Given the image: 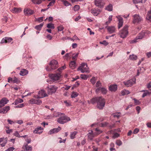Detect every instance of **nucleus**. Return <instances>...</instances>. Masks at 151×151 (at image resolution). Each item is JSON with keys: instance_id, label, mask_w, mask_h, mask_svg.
<instances>
[{"instance_id": "42", "label": "nucleus", "mask_w": 151, "mask_h": 151, "mask_svg": "<svg viewBox=\"0 0 151 151\" xmlns=\"http://www.w3.org/2000/svg\"><path fill=\"white\" fill-rule=\"evenodd\" d=\"M78 95V93L76 92H73L71 95V97L74 98L76 97Z\"/></svg>"}, {"instance_id": "55", "label": "nucleus", "mask_w": 151, "mask_h": 151, "mask_svg": "<svg viewBox=\"0 0 151 151\" xmlns=\"http://www.w3.org/2000/svg\"><path fill=\"white\" fill-rule=\"evenodd\" d=\"M52 1L50 2L48 5V6H51L53 4H54L55 2V0H51Z\"/></svg>"}, {"instance_id": "14", "label": "nucleus", "mask_w": 151, "mask_h": 151, "mask_svg": "<svg viewBox=\"0 0 151 151\" xmlns=\"http://www.w3.org/2000/svg\"><path fill=\"white\" fill-rule=\"evenodd\" d=\"M10 109V107L9 106H6L2 109H0V113L5 114Z\"/></svg>"}, {"instance_id": "5", "label": "nucleus", "mask_w": 151, "mask_h": 151, "mask_svg": "<svg viewBox=\"0 0 151 151\" xmlns=\"http://www.w3.org/2000/svg\"><path fill=\"white\" fill-rule=\"evenodd\" d=\"M94 4L96 6L101 8L104 7L105 3L104 0H94Z\"/></svg>"}, {"instance_id": "13", "label": "nucleus", "mask_w": 151, "mask_h": 151, "mask_svg": "<svg viewBox=\"0 0 151 151\" xmlns=\"http://www.w3.org/2000/svg\"><path fill=\"white\" fill-rule=\"evenodd\" d=\"M9 101V100L5 98H2L0 101V108L7 104Z\"/></svg>"}, {"instance_id": "25", "label": "nucleus", "mask_w": 151, "mask_h": 151, "mask_svg": "<svg viewBox=\"0 0 151 151\" xmlns=\"http://www.w3.org/2000/svg\"><path fill=\"white\" fill-rule=\"evenodd\" d=\"M28 73L27 70L25 69H23L20 71L19 75L22 76H24L27 75Z\"/></svg>"}, {"instance_id": "4", "label": "nucleus", "mask_w": 151, "mask_h": 151, "mask_svg": "<svg viewBox=\"0 0 151 151\" xmlns=\"http://www.w3.org/2000/svg\"><path fill=\"white\" fill-rule=\"evenodd\" d=\"M133 22L134 24L139 23L143 21L142 17L139 14H135L133 16Z\"/></svg>"}, {"instance_id": "3", "label": "nucleus", "mask_w": 151, "mask_h": 151, "mask_svg": "<svg viewBox=\"0 0 151 151\" xmlns=\"http://www.w3.org/2000/svg\"><path fill=\"white\" fill-rule=\"evenodd\" d=\"M128 26L127 25H125L123 27L122 30L120 31L119 34L121 37L124 38L127 36L128 33Z\"/></svg>"}, {"instance_id": "52", "label": "nucleus", "mask_w": 151, "mask_h": 151, "mask_svg": "<svg viewBox=\"0 0 151 151\" xmlns=\"http://www.w3.org/2000/svg\"><path fill=\"white\" fill-rule=\"evenodd\" d=\"M80 9V7L78 5H76L74 7V11H78Z\"/></svg>"}, {"instance_id": "29", "label": "nucleus", "mask_w": 151, "mask_h": 151, "mask_svg": "<svg viewBox=\"0 0 151 151\" xmlns=\"http://www.w3.org/2000/svg\"><path fill=\"white\" fill-rule=\"evenodd\" d=\"M77 133V132L76 131H74L73 132L70 133V137L71 139H73L75 138L76 135Z\"/></svg>"}, {"instance_id": "23", "label": "nucleus", "mask_w": 151, "mask_h": 151, "mask_svg": "<svg viewBox=\"0 0 151 151\" xmlns=\"http://www.w3.org/2000/svg\"><path fill=\"white\" fill-rule=\"evenodd\" d=\"M90 132H89L87 136L88 138L91 140H93V137H94L95 134L93 133V132L92 130H91Z\"/></svg>"}, {"instance_id": "17", "label": "nucleus", "mask_w": 151, "mask_h": 151, "mask_svg": "<svg viewBox=\"0 0 151 151\" xmlns=\"http://www.w3.org/2000/svg\"><path fill=\"white\" fill-rule=\"evenodd\" d=\"M118 19V29H120L123 25V20L122 18L120 16L116 17Z\"/></svg>"}, {"instance_id": "57", "label": "nucleus", "mask_w": 151, "mask_h": 151, "mask_svg": "<svg viewBox=\"0 0 151 151\" xmlns=\"http://www.w3.org/2000/svg\"><path fill=\"white\" fill-rule=\"evenodd\" d=\"M134 3L137 4L139 3H142V0H133Z\"/></svg>"}, {"instance_id": "61", "label": "nucleus", "mask_w": 151, "mask_h": 151, "mask_svg": "<svg viewBox=\"0 0 151 151\" xmlns=\"http://www.w3.org/2000/svg\"><path fill=\"white\" fill-rule=\"evenodd\" d=\"M134 103L136 105H139L140 104V102L139 100L135 99H134Z\"/></svg>"}, {"instance_id": "64", "label": "nucleus", "mask_w": 151, "mask_h": 151, "mask_svg": "<svg viewBox=\"0 0 151 151\" xmlns=\"http://www.w3.org/2000/svg\"><path fill=\"white\" fill-rule=\"evenodd\" d=\"M14 149V148L13 147H10L6 150L5 151H13Z\"/></svg>"}, {"instance_id": "19", "label": "nucleus", "mask_w": 151, "mask_h": 151, "mask_svg": "<svg viewBox=\"0 0 151 151\" xmlns=\"http://www.w3.org/2000/svg\"><path fill=\"white\" fill-rule=\"evenodd\" d=\"M23 148L24 151H31L32 150V147L30 145H28L27 144L24 145Z\"/></svg>"}, {"instance_id": "12", "label": "nucleus", "mask_w": 151, "mask_h": 151, "mask_svg": "<svg viewBox=\"0 0 151 151\" xmlns=\"http://www.w3.org/2000/svg\"><path fill=\"white\" fill-rule=\"evenodd\" d=\"M12 39L11 37H5L1 40V43H9L12 41Z\"/></svg>"}, {"instance_id": "37", "label": "nucleus", "mask_w": 151, "mask_h": 151, "mask_svg": "<svg viewBox=\"0 0 151 151\" xmlns=\"http://www.w3.org/2000/svg\"><path fill=\"white\" fill-rule=\"evenodd\" d=\"M7 141V138H5L4 139V140L3 142L1 143V145L2 147H3L5 146V145L6 144Z\"/></svg>"}, {"instance_id": "58", "label": "nucleus", "mask_w": 151, "mask_h": 151, "mask_svg": "<svg viewBox=\"0 0 151 151\" xmlns=\"http://www.w3.org/2000/svg\"><path fill=\"white\" fill-rule=\"evenodd\" d=\"M14 135L16 137H21V136L19 134L17 131H16L14 133Z\"/></svg>"}, {"instance_id": "40", "label": "nucleus", "mask_w": 151, "mask_h": 151, "mask_svg": "<svg viewBox=\"0 0 151 151\" xmlns=\"http://www.w3.org/2000/svg\"><path fill=\"white\" fill-rule=\"evenodd\" d=\"M96 80V78L94 77H93L90 80V81L93 84H94Z\"/></svg>"}, {"instance_id": "28", "label": "nucleus", "mask_w": 151, "mask_h": 151, "mask_svg": "<svg viewBox=\"0 0 151 151\" xmlns=\"http://www.w3.org/2000/svg\"><path fill=\"white\" fill-rule=\"evenodd\" d=\"M146 18L147 20L151 22V10L148 12Z\"/></svg>"}, {"instance_id": "24", "label": "nucleus", "mask_w": 151, "mask_h": 151, "mask_svg": "<svg viewBox=\"0 0 151 151\" xmlns=\"http://www.w3.org/2000/svg\"><path fill=\"white\" fill-rule=\"evenodd\" d=\"M107 30L110 33H113L115 32V28L113 26L109 27L107 28Z\"/></svg>"}, {"instance_id": "20", "label": "nucleus", "mask_w": 151, "mask_h": 151, "mask_svg": "<svg viewBox=\"0 0 151 151\" xmlns=\"http://www.w3.org/2000/svg\"><path fill=\"white\" fill-rule=\"evenodd\" d=\"M24 12L25 15H30L33 13V11L29 9H25L24 10Z\"/></svg>"}, {"instance_id": "7", "label": "nucleus", "mask_w": 151, "mask_h": 151, "mask_svg": "<svg viewBox=\"0 0 151 151\" xmlns=\"http://www.w3.org/2000/svg\"><path fill=\"white\" fill-rule=\"evenodd\" d=\"M50 77L54 81L59 80L61 76L60 73L53 74L49 75Z\"/></svg>"}, {"instance_id": "49", "label": "nucleus", "mask_w": 151, "mask_h": 151, "mask_svg": "<svg viewBox=\"0 0 151 151\" xmlns=\"http://www.w3.org/2000/svg\"><path fill=\"white\" fill-rule=\"evenodd\" d=\"M63 4L65 6H68L70 5V4L67 1L65 0L63 2Z\"/></svg>"}, {"instance_id": "1", "label": "nucleus", "mask_w": 151, "mask_h": 151, "mask_svg": "<svg viewBox=\"0 0 151 151\" xmlns=\"http://www.w3.org/2000/svg\"><path fill=\"white\" fill-rule=\"evenodd\" d=\"M96 102L97 108L99 109H102L105 104L104 99L101 97H99L93 98L91 100V103L93 104Z\"/></svg>"}, {"instance_id": "9", "label": "nucleus", "mask_w": 151, "mask_h": 151, "mask_svg": "<svg viewBox=\"0 0 151 151\" xmlns=\"http://www.w3.org/2000/svg\"><path fill=\"white\" fill-rule=\"evenodd\" d=\"M144 33H142L139 34V35L136 37L135 39L133 40H131L130 42L131 43H133L138 41L137 40L139 39H142L143 37Z\"/></svg>"}, {"instance_id": "36", "label": "nucleus", "mask_w": 151, "mask_h": 151, "mask_svg": "<svg viewBox=\"0 0 151 151\" xmlns=\"http://www.w3.org/2000/svg\"><path fill=\"white\" fill-rule=\"evenodd\" d=\"M23 101L22 99H19L16 100L14 102V105H16L17 104L23 102Z\"/></svg>"}, {"instance_id": "39", "label": "nucleus", "mask_w": 151, "mask_h": 151, "mask_svg": "<svg viewBox=\"0 0 151 151\" xmlns=\"http://www.w3.org/2000/svg\"><path fill=\"white\" fill-rule=\"evenodd\" d=\"M120 114V113L117 112L113 114L112 115H113V116H114V117H116L117 119H119L120 116V115L119 114Z\"/></svg>"}, {"instance_id": "44", "label": "nucleus", "mask_w": 151, "mask_h": 151, "mask_svg": "<svg viewBox=\"0 0 151 151\" xmlns=\"http://www.w3.org/2000/svg\"><path fill=\"white\" fill-rule=\"evenodd\" d=\"M101 93L103 94H106L107 92L106 89L105 88L103 87L101 88Z\"/></svg>"}, {"instance_id": "30", "label": "nucleus", "mask_w": 151, "mask_h": 151, "mask_svg": "<svg viewBox=\"0 0 151 151\" xmlns=\"http://www.w3.org/2000/svg\"><path fill=\"white\" fill-rule=\"evenodd\" d=\"M57 122L60 124H63L65 123V122H64V119H63V116L59 118L57 120Z\"/></svg>"}, {"instance_id": "48", "label": "nucleus", "mask_w": 151, "mask_h": 151, "mask_svg": "<svg viewBox=\"0 0 151 151\" xmlns=\"http://www.w3.org/2000/svg\"><path fill=\"white\" fill-rule=\"evenodd\" d=\"M58 31H62L64 29V27L62 25H60L57 27Z\"/></svg>"}, {"instance_id": "45", "label": "nucleus", "mask_w": 151, "mask_h": 151, "mask_svg": "<svg viewBox=\"0 0 151 151\" xmlns=\"http://www.w3.org/2000/svg\"><path fill=\"white\" fill-rule=\"evenodd\" d=\"M37 99H35L36 104H40L42 103L41 101L37 97Z\"/></svg>"}, {"instance_id": "59", "label": "nucleus", "mask_w": 151, "mask_h": 151, "mask_svg": "<svg viewBox=\"0 0 151 151\" xmlns=\"http://www.w3.org/2000/svg\"><path fill=\"white\" fill-rule=\"evenodd\" d=\"M100 43L101 44H103L105 46L107 45L108 44V43L106 42L105 40H104L103 42H100Z\"/></svg>"}, {"instance_id": "2", "label": "nucleus", "mask_w": 151, "mask_h": 151, "mask_svg": "<svg viewBox=\"0 0 151 151\" xmlns=\"http://www.w3.org/2000/svg\"><path fill=\"white\" fill-rule=\"evenodd\" d=\"M58 62L55 60H52L49 63L50 68H49L48 66L46 67V69L48 71H51L52 70L58 68Z\"/></svg>"}, {"instance_id": "41", "label": "nucleus", "mask_w": 151, "mask_h": 151, "mask_svg": "<svg viewBox=\"0 0 151 151\" xmlns=\"http://www.w3.org/2000/svg\"><path fill=\"white\" fill-rule=\"evenodd\" d=\"M32 1L35 4H40L41 2V0H32Z\"/></svg>"}, {"instance_id": "53", "label": "nucleus", "mask_w": 151, "mask_h": 151, "mask_svg": "<svg viewBox=\"0 0 151 151\" xmlns=\"http://www.w3.org/2000/svg\"><path fill=\"white\" fill-rule=\"evenodd\" d=\"M116 144L118 146H120L122 144V142L121 141L118 140L116 141Z\"/></svg>"}, {"instance_id": "21", "label": "nucleus", "mask_w": 151, "mask_h": 151, "mask_svg": "<svg viewBox=\"0 0 151 151\" xmlns=\"http://www.w3.org/2000/svg\"><path fill=\"white\" fill-rule=\"evenodd\" d=\"M117 88L116 85H111L109 86V89L111 91H115L117 90Z\"/></svg>"}, {"instance_id": "56", "label": "nucleus", "mask_w": 151, "mask_h": 151, "mask_svg": "<svg viewBox=\"0 0 151 151\" xmlns=\"http://www.w3.org/2000/svg\"><path fill=\"white\" fill-rule=\"evenodd\" d=\"M101 85V83L99 81H98L96 84V86L97 87H100Z\"/></svg>"}, {"instance_id": "8", "label": "nucleus", "mask_w": 151, "mask_h": 151, "mask_svg": "<svg viewBox=\"0 0 151 151\" xmlns=\"http://www.w3.org/2000/svg\"><path fill=\"white\" fill-rule=\"evenodd\" d=\"M47 89L48 93L51 94L56 92L57 89V87L54 86H51L47 87Z\"/></svg>"}, {"instance_id": "31", "label": "nucleus", "mask_w": 151, "mask_h": 151, "mask_svg": "<svg viewBox=\"0 0 151 151\" xmlns=\"http://www.w3.org/2000/svg\"><path fill=\"white\" fill-rule=\"evenodd\" d=\"M47 27L49 29H54L55 28L54 24L51 23L47 24Z\"/></svg>"}, {"instance_id": "6", "label": "nucleus", "mask_w": 151, "mask_h": 151, "mask_svg": "<svg viewBox=\"0 0 151 151\" xmlns=\"http://www.w3.org/2000/svg\"><path fill=\"white\" fill-rule=\"evenodd\" d=\"M136 80V78H134L132 79L123 82V83L127 87L130 86L135 83Z\"/></svg>"}, {"instance_id": "35", "label": "nucleus", "mask_w": 151, "mask_h": 151, "mask_svg": "<svg viewBox=\"0 0 151 151\" xmlns=\"http://www.w3.org/2000/svg\"><path fill=\"white\" fill-rule=\"evenodd\" d=\"M129 91L126 90H124L121 92V94L122 96H124L127 95L129 94Z\"/></svg>"}, {"instance_id": "22", "label": "nucleus", "mask_w": 151, "mask_h": 151, "mask_svg": "<svg viewBox=\"0 0 151 151\" xmlns=\"http://www.w3.org/2000/svg\"><path fill=\"white\" fill-rule=\"evenodd\" d=\"M43 129L41 127H38L35 129L34 131V133L35 134H40L42 132V131H41Z\"/></svg>"}, {"instance_id": "60", "label": "nucleus", "mask_w": 151, "mask_h": 151, "mask_svg": "<svg viewBox=\"0 0 151 151\" xmlns=\"http://www.w3.org/2000/svg\"><path fill=\"white\" fill-rule=\"evenodd\" d=\"M108 123L107 122H105L103 123H102L101 124V126L103 127H105L107 126L108 125Z\"/></svg>"}, {"instance_id": "27", "label": "nucleus", "mask_w": 151, "mask_h": 151, "mask_svg": "<svg viewBox=\"0 0 151 151\" xmlns=\"http://www.w3.org/2000/svg\"><path fill=\"white\" fill-rule=\"evenodd\" d=\"M70 67L72 69H73L76 67V62L75 61H71L69 64Z\"/></svg>"}, {"instance_id": "46", "label": "nucleus", "mask_w": 151, "mask_h": 151, "mask_svg": "<svg viewBox=\"0 0 151 151\" xmlns=\"http://www.w3.org/2000/svg\"><path fill=\"white\" fill-rule=\"evenodd\" d=\"M150 93L147 90H146L145 92H144L142 94V97L143 98L145 96H147L148 95H149Z\"/></svg>"}, {"instance_id": "51", "label": "nucleus", "mask_w": 151, "mask_h": 151, "mask_svg": "<svg viewBox=\"0 0 151 151\" xmlns=\"http://www.w3.org/2000/svg\"><path fill=\"white\" fill-rule=\"evenodd\" d=\"M43 17H41L37 18H36V20L39 22H41L43 20Z\"/></svg>"}, {"instance_id": "16", "label": "nucleus", "mask_w": 151, "mask_h": 151, "mask_svg": "<svg viewBox=\"0 0 151 151\" xmlns=\"http://www.w3.org/2000/svg\"><path fill=\"white\" fill-rule=\"evenodd\" d=\"M62 114L61 113L55 111L52 115H49L47 117H50V118H52L53 117H59L60 116H61Z\"/></svg>"}, {"instance_id": "18", "label": "nucleus", "mask_w": 151, "mask_h": 151, "mask_svg": "<svg viewBox=\"0 0 151 151\" xmlns=\"http://www.w3.org/2000/svg\"><path fill=\"white\" fill-rule=\"evenodd\" d=\"M88 68L87 67H85L83 68H82V67H79L78 68V70L81 71V72L83 73L85 72L89 73L90 71L88 70Z\"/></svg>"}, {"instance_id": "47", "label": "nucleus", "mask_w": 151, "mask_h": 151, "mask_svg": "<svg viewBox=\"0 0 151 151\" xmlns=\"http://www.w3.org/2000/svg\"><path fill=\"white\" fill-rule=\"evenodd\" d=\"M13 83H18L19 82V80L16 77H14L12 81Z\"/></svg>"}, {"instance_id": "54", "label": "nucleus", "mask_w": 151, "mask_h": 151, "mask_svg": "<svg viewBox=\"0 0 151 151\" xmlns=\"http://www.w3.org/2000/svg\"><path fill=\"white\" fill-rule=\"evenodd\" d=\"M112 16L111 15L110 16H109V21L106 22V24H109L110 22L112 20Z\"/></svg>"}, {"instance_id": "32", "label": "nucleus", "mask_w": 151, "mask_h": 151, "mask_svg": "<svg viewBox=\"0 0 151 151\" xmlns=\"http://www.w3.org/2000/svg\"><path fill=\"white\" fill-rule=\"evenodd\" d=\"M43 25V23H41L40 25L35 26V28L38 30H40Z\"/></svg>"}, {"instance_id": "43", "label": "nucleus", "mask_w": 151, "mask_h": 151, "mask_svg": "<svg viewBox=\"0 0 151 151\" xmlns=\"http://www.w3.org/2000/svg\"><path fill=\"white\" fill-rule=\"evenodd\" d=\"M88 77V75L84 74H81V78L84 80H86Z\"/></svg>"}, {"instance_id": "50", "label": "nucleus", "mask_w": 151, "mask_h": 151, "mask_svg": "<svg viewBox=\"0 0 151 151\" xmlns=\"http://www.w3.org/2000/svg\"><path fill=\"white\" fill-rule=\"evenodd\" d=\"M35 99H30L29 101V103L32 104H36V102H35Z\"/></svg>"}, {"instance_id": "33", "label": "nucleus", "mask_w": 151, "mask_h": 151, "mask_svg": "<svg viewBox=\"0 0 151 151\" xmlns=\"http://www.w3.org/2000/svg\"><path fill=\"white\" fill-rule=\"evenodd\" d=\"M63 116L64 119V122H65V123H66L70 120V117L67 116Z\"/></svg>"}, {"instance_id": "34", "label": "nucleus", "mask_w": 151, "mask_h": 151, "mask_svg": "<svg viewBox=\"0 0 151 151\" xmlns=\"http://www.w3.org/2000/svg\"><path fill=\"white\" fill-rule=\"evenodd\" d=\"M137 56L134 54L130 55L129 57V58L130 60H136L137 59Z\"/></svg>"}, {"instance_id": "10", "label": "nucleus", "mask_w": 151, "mask_h": 151, "mask_svg": "<svg viewBox=\"0 0 151 151\" xmlns=\"http://www.w3.org/2000/svg\"><path fill=\"white\" fill-rule=\"evenodd\" d=\"M47 96V95L45 93V91L42 90L39 92L38 98H43Z\"/></svg>"}, {"instance_id": "11", "label": "nucleus", "mask_w": 151, "mask_h": 151, "mask_svg": "<svg viewBox=\"0 0 151 151\" xmlns=\"http://www.w3.org/2000/svg\"><path fill=\"white\" fill-rule=\"evenodd\" d=\"M61 129L60 127L57 128H55L50 129L49 132L48 134H52L56 133L59 132Z\"/></svg>"}, {"instance_id": "15", "label": "nucleus", "mask_w": 151, "mask_h": 151, "mask_svg": "<svg viewBox=\"0 0 151 151\" xmlns=\"http://www.w3.org/2000/svg\"><path fill=\"white\" fill-rule=\"evenodd\" d=\"M91 13L94 16H97L100 12L101 11L99 9L95 8L92 9L91 10Z\"/></svg>"}, {"instance_id": "63", "label": "nucleus", "mask_w": 151, "mask_h": 151, "mask_svg": "<svg viewBox=\"0 0 151 151\" xmlns=\"http://www.w3.org/2000/svg\"><path fill=\"white\" fill-rule=\"evenodd\" d=\"M139 131V129L137 128H136L134 129L133 131V133L134 134H136Z\"/></svg>"}, {"instance_id": "62", "label": "nucleus", "mask_w": 151, "mask_h": 151, "mask_svg": "<svg viewBox=\"0 0 151 151\" xmlns=\"http://www.w3.org/2000/svg\"><path fill=\"white\" fill-rule=\"evenodd\" d=\"M95 130L96 132H97V134H100V133H102V131H101V130L99 129L98 128H96V129H95Z\"/></svg>"}, {"instance_id": "38", "label": "nucleus", "mask_w": 151, "mask_h": 151, "mask_svg": "<svg viewBox=\"0 0 151 151\" xmlns=\"http://www.w3.org/2000/svg\"><path fill=\"white\" fill-rule=\"evenodd\" d=\"M106 9L108 11H111L112 10V5L110 4L108 6H107Z\"/></svg>"}, {"instance_id": "26", "label": "nucleus", "mask_w": 151, "mask_h": 151, "mask_svg": "<svg viewBox=\"0 0 151 151\" xmlns=\"http://www.w3.org/2000/svg\"><path fill=\"white\" fill-rule=\"evenodd\" d=\"M21 11V9L18 8L14 7L12 9V12L14 13H19Z\"/></svg>"}]
</instances>
